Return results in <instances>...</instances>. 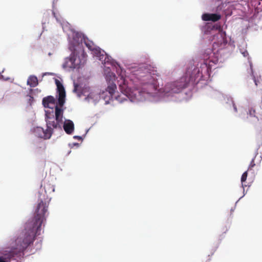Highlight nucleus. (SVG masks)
Wrapping results in <instances>:
<instances>
[{"mask_svg":"<svg viewBox=\"0 0 262 262\" xmlns=\"http://www.w3.org/2000/svg\"><path fill=\"white\" fill-rule=\"evenodd\" d=\"M84 43L89 50L92 51L97 59L101 61L104 66V72L106 80L109 82L105 90L98 86H85L79 89V84L74 82L73 92L77 97L84 96V101L96 105L102 99L105 104L110 103L114 99L119 103L126 101L125 97H122L116 91L117 85L113 82L116 81L120 92L130 102H138L144 101H157L167 100L164 95V87L159 88L158 80L160 77L157 67L153 64L146 62L132 64L128 68V75L126 70L115 59L100 48L95 46L86 36L80 32L74 31L72 39H69V49L70 55L64 58L62 68L68 71L79 69L84 64L86 55L84 50Z\"/></svg>","mask_w":262,"mask_h":262,"instance_id":"f257e3e1","label":"nucleus"},{"mask_svg":"<svg viewBox=\"0 0 262 262\" xmlns=\"http://www.w3.org/2000/svg\"><path fill=\"white\" fill-rule=\"evenodd\" d=\"M201 30L204 34L210 35L208 37L212 41V48L205 50L202 55V58L199 61L193 59L190 61L183 76L165 84L163 95L167 100L181 101L182 100L180 97L181 93L189 83L191 82L194 85L198 84L200 81L209 78L213 66L210 59L221 56V53L227 45L226 32L218 30L216 25L208 23L201 27Z\"/></svg>","mask_w":262,"mask_h":262,"instance_id":"f03ea898","label":"nucleus"},{"mask_svg":"<svg viewBox=\"0 0 262 262\" xmlns=\"http://www.w3.org/2000/svg\"><path fill=\"white\" fill-rule=\"evenodd\" d=\"M37 197L33 217L28 220L23 230L11 238L10 246L0 249V262H22L25 251L33 244L36 236L41 234V226L46 220L45 214L51 198H48L46 189L43 193L38 191Z\"/></svg>","mask_w":262,"mask_h":262,"instance_id":"7ed1b4c3","label":"nucleus"},{"mask_svg":"<svg viewBox=\"0 0 262 262\" xmlns=\"http://www.w3.org/2000/svg\"><path fill=\"white\" fill-rule=\"evenodd\" d=\"M64 109L56 106L45 110V120L48 130L53 134L54 129L61 130Z\"/></svg>","mask_w":262,"mask_h":262,"instance_id":"20e7f679","label":"nucleus"},{"mask_svg":"<svg viewBox=\"0 0 262 262\" xmlns=\"http://www.w3.org/2000/svg\"><path fill=\"white\" fill-rule=\"evenodd\" d=\"M235 45L234 41H232L230 38V42H228L227 39V45H226L223 51L221 53V56L217 57L216 58H211L210 61L214 65L216 64L217 63H223L231 54V51L234 48Z\"/></svg>","mask_w":262,"mask_h":262,"instance_id":"39448f33","label":"nucleus"},{"mask_svg":"<svg viewBox=\"0 0 262 262\" xmlns=\"http://www.w3.org/2000/svg\"><path fill=\"white\" fill-rule=\"evenodd\" d=\"M31 131L35 136L46 140L50 139L52 135V133L48 130L47 128L45 129L40 126L34 127L31 129Z\"/></svg>","mask_w":262,"mask_h":262,"instance_id":"423d86ee","label":"nucleus"},{"mask_svg":"<svg viewBox=\"0 0 262 262\" xmlns=\"http://www.w3.org/2000/svg\"><path fill=\"white\" fill-rule=\"evenodd\" d=\"M205 90L207 96L211 99L221 101L223 98V94L221 91L210 86L207 85L205 87Z\"/></svg>","mask_w":262,"mask_h":262,"instance_id":"0eeeda50","label":"nucleus"},{"mask_svg":"<svg viewBox=\"0 0 262 262\" xmlns=\"http://www.w3.org/2000/svg\"><path fill=\"white\" fill-rule=\"evenodd\" d=\"M42 104L44 107L47 109H50V108H55L56 106V99L51 95L48 96L42 99Z\"/></svg>","mask_w":262,"mask_h":262,"instance_id":"6e6552de","label":"nucleus"},{"mask_svg":"<svg viewBox=\"0 0 262 262\" xmlns=\"http://www.w3.org/2000/svg\"><path fill=\"white\" fill-rule=\"evenodd\" d=\"M62 128L67 134L71 135L74 131V123L70 119H65L64 121H63Z\"/></svg>","mask_w":262,"mask_h":262,"instance_id":"1a4fd4ad","label":"nucleus"},{"mask_svg":"<svg viewBox=\"0 0 262 262\" xmlns=\"http://www.w3.org/2000/svg\"><path fill=\"white\" fill-rule=\"evenodd\" d=\"M221 16L218 13H204L202 15V19L204 21H210L215 22L221 19Z\"/></svg>","mask_w":262,"mask_h":262,"instance_id":"9d476101","label":"nucleus"},{"mask_svg":"<svg viewBox=\"0 0 262 262\" xmlns=\"http://www.w3.org/2000/svg\"><path fill=\"white\" fill-rule=\"evenodd\" d=\"M56 99V105L59 108H63L66 102V92L57 93Z\"/></svg>","mask_w":262,"mask_h":262,"instance_id":"9b49d317","label":"nucleus"},{"mask_svg":"<svg viewBox=\"0 0 262 262\" xmlns=\"http://www.w3.org/2000/svg\"><path fill=\"white\" fill-rule=\"evenodd\" d=\"M241 113L239 114V116L240 117L243 119L248 118L249 117H255V111L252 108H249L248 110H244L243 108H238Z\"/></svg>","mask_w":262,"mask_h":262,"instance_id":"f8f14e48","label":"nucleus"},{"mask_svg":"<svg viewBox=\"0 0 262 262\" xmlns=\"http://www.w3.org/2000/svg\"><path fill=\"white\" fill-rule=\"evenodd\" d=\"M27 84L31 88H34L38 84L37 77L34 75H30L27 80Z\"/></svg>","mask_w":262,"mask_h":262,"instance_id":"ddd939ff","label":"nucleus"},{"mask_svg":"<svg viewBox=\"0 0 262 262\" xmlns=\"http://www.w3.org/2000/svg\"><path fill=\"white\" fill-rule=\"evenodd\" d=\"M226 103L230 110H233L234 113L238 112V108L232 97H228Z\"/></svg>","mask_w":262,"mask_h":262,"instance_id":"4468645a","label":"nucleus"},{"mask_svg":"<svg viewBox=\"0 0 262 262\" xmlns=\"http://www.w3.org/2000/svg\"><path fill=\"white\" fill-rule=\"evenodd\" d=\"M248 62H249V65H250V74L252 78V79L255 83V85L256 86H258V83H259V81L258 80V78H256L254 74L253 67H252V63L249 58H248Z\"/></svg>","mask_w":262,"mask_h":262,"instance_id":"2eb2a0df","label":"nucleus"},{"mask_svg":"<svg viewBox=\"0 0 262 262\" xmlns=\"http://www.w3.org/2000/svg\"><path fill=\"white\" fill-rule=\"evenodd\" d=\"M261 145H262V139H261V141L258 143L256 150L255 151L254 157L252 158V159L250 162V164L249 166L248 170L255 166V164L254 163V160H255L256 157L258 154V150Z\"/></svg>","mask_w":262,"mask_h":262,"instance_id":"dca6fc26","label":"nucleus"},{"mask_svg":"<svg viewBox=\"0 0 262 262\" xmlns=\"http://www.w3.org/2000/svg\"><path fill=\"white\" fill-rule=\"evenodd\" d=\"M55 82L57 86V93L66 92L63 84L59 80L55 79Z\"/></svg>","mask_w":262,"mask_h":262,"instance_id":"f3484780","label":"nucleus"},{"mask_svg":"<svg viewBox=\"0 0 262 262\" xmlns=\"http://www.w3.org/2000/svg\"><path fill=\"white\" fill-rule=\"evenodd\" d=\"M248 176V171H245L242 175L241 177V183H242V187H244V183L246 181L247 178Z\"/></svg>","mask_w":262,"mask_h":262,"instance_id":"a211bd4d","label":"nucleus"},{"mask_svg":"<svg viewBox=\"0 0 262 262\" xmlns=\"http://www.w3.org/2000/svg\"><path fill=\"white\" fill-rule=\"evenodd\" d=\"M41 243H42V241L41 239H40L39 241L37 242L36 243V244H35L36 251L41 249Z\"/></svg>","mask_w":262,"mask_h":262,"instance_id":"6ab92c4d","label":"nucleus"},{"mask_svg":"<svg viewBox=\"0 0 262 262\" xmlns=\"http://www.w3.org/2000/svg\"><path fill=\"white\" fill-rule=\"evenodd\" d=\"M69 146L70 148H73L74 146L79 147V144L78 143H77V142H74V143H69Z\"/></svg>","mask_w":262,"mask_h":262,"instance_id":"aec40b11","label":"nucleus"},{"mask_svg":"<svg viewBox=\"0 0 262 262\" xmlns=\"http://www.w3.org/2000/svg\"><path fill=\"white\" fill-rule=\"evenodd\" d=\"M241 53L245 57H247L249 55V53L247 50L243 51L241 50Z\"/></svg>","mask_w":262,"mask_h":262,"instance_id":"412c9836","label":"nucleus"},{"mask_svg":"<svg viewBox=\"0 0 262 262\" xmlns=\"http://www.w3.org/2000/svg\"><path fill=\"white\" fill-rule=\"evenodd\" d=\"M246 186H247V185H244V187H243V196H241V198H239V199H238V200L236 202V203H235V205H236V204H237V203H238V202L239 201V200L240 199H241L243 197H244V196L245 195V194H246V192H245V187H246Z\"/></svg>","mask_w":262,"mask_h":262,"instance_id":"4be33fe9","label":"nucleus"},{"mask_svg":"<svg viewBox=\"0 0 262 262\" xmlns=\"http://www.w3.org/2000/svg\"><path fill=\"white\" fill-rule=\"evenodd\" d=\"M73 138L74 139H77V140H81V141L83 140V137L82 136H78V135L74 136H73Z\"/></svg>","mask_w":262,"mask_h":262,"instance_id":"5701e85b","label":"nucleus"},{"mask_svg":"<svg viewBox=\"0 0 262 262\" xmlns=\"http://www.w3.org/2000/svg\"><path fill=\"white\" fill-rule=\"evenodd\" d=\"M0 79L7 81L9 79V78L7 77L5 78L4 76L1 74V72H0Z\"/></svg>","mask_w":262,"mask_h":262,"instance_id":"b1692460","label":"nucleus"},{"mask_svg":"<svg viewBox=\"0 0 262 262\" xmlns=\"http://www.w3.org/2000/svg\"><path fill=\"white\" fill-rule=\"evenodd\" d=\"M34 100V98L33 97L31 96H29V99L28 100V103L31 105L32 102Z\"/></svg>","mask_w":262,"mask_h":262,"instance_id":"393cba45","label":"nucleus"},{"mask_svg":"<svg viewBox=\"0 0 262 262\" xmlns=\"http://www.w3.org/2000/svg\"><path fill=\"white\" fill-rule=\"evenodd\" d=\"M52 14H53V16L56 18V20L57 21H59V18L56 16V14L54 11H52Z\"/></svg>","mask_w":262,"mask_h":262,"instance_id":"a878e982","label":"nucleus"},{"mask_svg":"<svg viewBox=\"0 0 262 262\" xmlns=\"http://www.w3.org/2000/svg\"><path fill=\"white\" fill-rule=\"evenodd\" d=\"M52 75V73H49V72L43 73L42 74V77H44L45 76H46V75Z\"/></svg>","mask_w":262,"mask_h":262,"instance_id":"bb28decb","label":"nucleus"},{"mask_svg":"<svg viewBox=\"0 0 262 262\" xmlns=\"http://www.w3.org/2000/svg\"><path fill=\"white\" fill-rule=\"evenodd\" d=\"M89 129H86V132H85V134H84V135H83V136L84 137H85V136H86V134L88 133L89 130Z\"/></svg>","mask_w":262,"mask_h":262,"instance_id":"cd10ccee","label":"nucleus"},{"mask_svg":"<svg viewBox=\"0 0 262 262\" xmlns=\"http://www.w3.org/2000/svg\"><path fill=\"white\" fill-rule=\"evenodd\" d=\"M235 206H236V205H235V207L234 208L231 209V210H230L231 212H232L234 211L235 208Z\"/></svg>","mask_w":262,"mask_h":262,"instance_id":"c85d7f7f","label":"nucleus"},{"mask_svg":"<svg viewBox=\"0 0 262 262\" xmlns=\"http://www.w3.org/2000/svg\"><path fill=\"white\" fill-rule=\"evenodd\" d=\"M52 187H53L52 191L54 192L55 191V188L53 186H52Z\"/></svg>","mask_w":262,"mask_h":262,"instance_id":"c756f323","label":"nucleus"},{"mask_svg":"<svg viewBox=\"0 0 262 262\" xmlns=\"http://www.w3.org/2000/svg\"><path fill=\"white\" fill-rule=\"evenodd\" d=\"M52 6H53V8H54V1H53V5H52Z\"/></svg>","mask_w":262,"mask_h":262,"instance_id":"7c9ffc66","label":"nucleus"},{"mask_svg":"<svg viewBox=\"0 0 262 262\" xmlns=\"http://www.w3.org/2000/svg\"><path fill=\"white\" fill-rule=\"evenodd\" d=\"M71 150H70V151L68 152V155H69V154L71 153Z\"/></svg>","mask_w":262,"mask_h":262,"instance_id":"2f4dec72","label":"nucleus"},{"mask_svg":"<svg viewBox=\"0 0 262 262\" xmlns=\"http://www.w3.org/2000/svg\"><path fill=\"white\" fill-rule=\"evenodd\" d=\"M260 158L262 159V154L260 156Z\"/></svg>","mask_w":262,"mask_h":262,"instance_id":"473e14b6","label":"nucleus"}]
</instances>
